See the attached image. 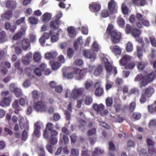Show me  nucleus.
<instances>
[{
	"label": "nucleus",
	"mask_w": 156,
	"mask_h": 156,
	"mask_svg": "<svg viewBox=\"0 0 156 156\" xmlns=\"http://www.w3.org/2000/svg\"><path fill=\"white\" fill-rule=\"evenodd\" d=\"M149 151L150 154H148V155L151 156H155L156 155V150L155 148L152 147H150L149 149Z\"/></svg>",
	"instance_id": "nucleus-41"
},
{
	"label": "nucleus",
	"mask_w": 156,
	"mask_h": 156,
	"mask_svg": "<svg viewBox=\"0 0 156 156\" xmlns=\"http://www.w3.org/2000/svg\"><path fill=\"white\" fill-rule=\"evenodd\" d=\"M6 33L4 31H1L0 29V43H2L5 41Z\"/></svg>",
	"instance_id": "nucleus-33"
},
{
	"label": "nucleus",
	"mask_w": 156,
	"mask_h": 156,
	"mask_svg": "<svg viewBox=\"0 0 156 156\" xmlns=\"http://www.w3.org/2000/svg\"><path fill=\"white\" fill-rule=\"evenodd\" d=\"M135 66V64L133 62H131L129 64L125 65V68L126 69H131L134 68Z\"/></svg>",
	"instance_id": "nucleus-54"
},
{
	"label": "nucleus",
	"mask_w": 156,
	"mask_h": 156,
	"mask_svg": "<svg viewBox=\"0 0 156 156\" xmlns=\"http://www.w3.org/2000/svg\"><path fill=\"white\" fill-rule=\"evenodd\" d=\"M154 90L152 87H149L145 89L144 90L145 94L147 97H150L154 93Z\"/></svg>",
	"instance_id": "nucleus-19"
},
{
	"label": "nucleus",
	"mask_w": 156,
	"mask_h": 156,
	"mask_svg": "<svg viewBox=\"0 0 156 156\" xmlns=\"http://www.w3.org/2000/svg\"><path fill=\"white\" fill-rule=\"evenodd\" d=\"M113 83L109 82L107 79H106V89L107 90H108L112 87Z\"/></svg>",
	"instance_id": "nucleus-58"
},
{
	"label": "nucleus",
	"mask_w": 156,
	"mask_h": 156,
	"mask_svg": "<svg viewBox=\"0 0 156 156\" xmlns=\"http://www.w3.org/2000/svg\"><path fill=\"white\" fill-rule=\"evenodd\" d=\"M46 147V148L48 151L50 153L52 154L53 150V149L52 145L49 143H48Z\"/></svg>",
	"instance_id": "nucleus-51"
},
{
	"label": "nucleus",
	"mask_w": 156,
	"mask_h": 156,
	"mask_svg": "<svg viewBox=\"0 0 156 156\" xmlns=\"http://www.w3.org/2000/svg\"><path fill=\"white\" fill-rule=\"evenodd\" d=\"M155 75L153 72L148 74L147 75L144 76L145 78H146L147 80L149 82L152 81L154 79Z\"/></svg>",
	"instance_id": "nucleus-24"
},
{
	"label": "nucleus",
	"mask_w": 156,
	"mask_h": 156,
	"mask_svg": "<svg viewBox=\"0 0 156 156\" xmlns=\"http://www.w3.org/2000/svg\"><path fill=\"white\" fill-rule=\"evenodd\" d=\"M136 107V103L135 101H132L130 104L129 110L132 112L134 111Z\"/></svg>",
	"instance_id": "nucleus-48"
},
{
	"label": "nucleus",
	"mask_w": 156,
	"mask_h": 156,
	"mask_svg": "<svg viewBox=\"0 0 156 156\" xmlns=\"http://www.w3.org/2000/svg\"><path fill=\"white\" fill-rule=\"evenodd\" d=\"M149 82L145 78L144 76L140 83V87H144L146 86L148 84Z\"/></svg>",
	"instance_id": "nucleus-38"
},
{
	"label": "nucleus",
	"mask_w": 156,
	"mask_h": 156,
	"mask_svg": "<svg viewBox=\"0 0 156 156\" xmlns=\"http://www.w3.org/2000/svg\"><path fill=\"white\" fill-rule=\"evenodd\" d=\"M30 43L28 39H23L22 41V48L23 49L26 50L30 49Z\"/></svg>",
	"instance_id": "nucleus-17"
},
{
	"label": "nucleus",
	"mask_w": 156,
	"mask_h": 156,
	"mask_svg": "<svg viewBox=\"0 0 156 156\" xmlns=\"http://www.w3.org/2000/svg\"><path fill=\"white\" fill-rule=\"evenodd\" d=\"M141 32L140 30L135 28L131 30V34L134 37H138L141 34Z\"/></svg>",
	"instance_id": "nucleus-27"
},
{
	"label": "nucleus",
	"mask_w": 156,
	"mask_h": 156,
	"mask_svg": "<svg viewBox=\"0 0 156 156\" xmlns=\"http://www.w3.org/2000/svg\"><path fill=\"white\" fill-rule=\"evenodd\" d=\"M108 7L109 10L112 13H116L117 11L115 7V2L111 0L108 3Z\"/></svg>",
	"instance_id": "nucleus-15"
},
{
	"label": "nucleus",
	"mask_w": 156,
	"mask_h": 156,
	"mask_svg": "<svg viewBox=\"0 0 156 156\" xmlns=\"http://www.w3.org/2000/svg\"><path fill=\"white\" fill-rule=\"evenodd\" d=\"M12 12L11 11L8 10L5 12L2 15V17L3 20H9L12 16Z\"/></svg>",
	"instance_id": "nucleus-21"
},
{
	"label": "nucleus",
	"mask_w": 156,
	"mask_h": 156,
	"mask_svg": "<svg viewBox=\"0 0 156 156\" xmlns=\"http://www.w3.org/2000/svg\"><path fill=\"white\" fill-rule=\"evenodd\" d=\"M92 48L93 50L95 51H97L99 49L98 44L96 41L94 42L92 45Z\"/></svg>",
	"instance_id": "nucleus-56"
},
{
	"label": "nucleus",
	"mask_w": 156,
	"mask_h": 156,
	"mask_svg": "<svg viewBox=\"0 0 156 156\" xmlns=\"http://www.w3.org/2000/svg\"><path fill=\"white\" fill-rule=\"evenodd\" d=\"M60 66L59 63L57 62H54L52 65V69L53 70H56L58 69Z\"/></svg>",
	"instance_id": "nucleus-50"
},
{
	"label": "nucleus",
	"mask_w": 156,
	"mask_h": 156,
	"mask_svg": "<svg viewBox=\"0 0 156 156\" xmlns=\"http://www.w3.org/2000/svg\"><path fill=\"white\" fill-rule=\"evenodd\" d=\"M84 102L87 105H89L91 104L93 101V98L90 95L86 96L84 99Z\"/></svg>",
	"instance_id": "nucleus-28"
},
{
	"label": "nucleus",
	"mask_w": 156,
	"mask_h": 156,
	"mask_svg": "<svg viewBox=\"0 0 156 156\" xmlns=\"http://www.w3.org/2000/svg\"><path fill=\"white\" fill-rule=\"evenodd\" d=\"M117 23L120 26H123L125 24V22L123 19L119 17L117 18Z\"/></svg>",
	"instance_id": "nucleus-46"
},
{
	"label": "nucleus",
	"mask_w": 156,
	"mask_h": 156,
	"mask_svg": "<svg viewBox=\"0 0 156 156\" xmlns=\"http://www.w3.org/2000/svg\"><path fill=\"white\" fill-rule=\"evenodd\" d=\"M2 101L3 104L5 105V106H8L10 105L11 101L9 98L6 97L4 98Z\"/></svg>",
	"instance_id": "nucleus-42"
},
{
	"label": "nucleus",
	"mask_w": 156,
	"mask_h": 156,
	"mask_svg": "<svg viewBox=\"0 0 156 156\" xmlns=\"http://www.w3.org/2000/svg\"><path fill=\"white\" fill-rule=\"evenodd\" d=\"M146 95L144 94H142L140 99V103L141 104L144 103L146 102Z\"/></svg>",
	"instance_id": "nucleus-44"
},
{
	"label": "nucleus",
	"mask_w": 156,
	"mask_h": 156,
	"mask_svg": "<svg viewBox=\"0 0 156 156\" xmlns=\"http://www.w3.org/2000/svg\"><path fill=\"white\" fill-rule=\"evenodd\" d=\"M13 27L14 28V30H12V29L11 28V24L7 22L5 23V28L6 30H10L12 32H14L15 30L16 29V27L14 25Z\"/></svg>",
	"instance_id": "nucleus-40"
},
{
	"label": "nucleus",
	"mask_w": 156,
	"mask_h": 156,
	"mask_svg": "<svg viewBox=\"0 0 156 156\" xmlns=\"http://www.w3.org/2000/svg\"><path fill=\"white\" fill-rule=\"evenodd\" d=\"M136 17L138 19L139 21L136 23L137 26L139 28L142 27V25L148 27L149 26V22L147 20H146L143 18V16L140 13H137Z\"/></svg>",
	"instance_id": "nucleus-4"
},
{
	"label": "nucleus",
	"mask_w": 156,
	"mask_h": 156,
	"mask_svg": "<svg viewBox=\"0 0 156 156\" xmlns=\"http://www.w3.org/2000/svg\"><path fill=\"white\" fill-rule=\"evenodd\" d=\"M89 9L92 12H97L100 10L101 6L99 4L92 3L89 5Z\"/></svg>",
	"instance_id": "nucleus-13"
},
{
	"label": "nucleus",
	"mask_w": 156,
	"mask_h": 156,
	"mask_svg": "<svg viewBox=\"0 0 156 156\" xmlns=\"http://www.w3.org/2000/svg\"><path fill=\"white\" fill-rule=\"evenodd\" d=\"M57 55L56 52L54 51L50 53H46L45 55V57L47 59H49L51 58H55Z\"/></svg>",
	"instance_id": "nucleus-25"
},
{
	"label": "nucleus",
	"mask_w": 156,
	"mask_h": 156,
	"mask_svg": "<svg viewBox=\"0 0 156 156\" xmlns=\"http://www.w3.org/2000/svg\"><path fill=\"white\" fill-rule=\"evenodd\" d=\"M27 28L26 26L22 27L19 31L14 35L12 39L15 40H17L20 39L25 34Z\"/></svg>",
	"instance_id": "nucleus-8"
},
{
	"label": "nucleus",
	"mask_w": 156,
	"mask_h": 156,
	"mask_svg": "<svg viewBox=\"0 0 156 156\" xmlns=\"http://www.w3.org/2000/svg\"><path fill=\"white\" fill-rule=\"evenodd\" d=\"M127 144L129 147H134L135 145V142L131 140H129L127 141Z\"/></svg>",
	"instance_id": "nucleus-63"
},
{
	"label": "nucleus",
	"mask_w": 156,
	"mask_h": 156,
	"mask_svg": "<svg viewBox=\"0 0 156 156\" xmlns=\"http://www.w3.org/2000/svg\"><path fill=\"white\" fill-rule=\"evenodd\" d=\"M132 57L128 55H125L123 56L119 61V63L122 66H125L130 61Z\"/></svg>",
	"instance_id": "nucleus-11"
},
{
	"label": "nucleus",
	"mask_w": 156,
	"mask_h": 156,
	"mask_svg": "<svg viewBox=\"0 0 156 156\" xmlns=\"http://www.w3.org/2000/svg\"><path fill=\"white\" fill-rule=\"evenodd\" d=\"M146 142L148 146H154L155 144L154 142L151 137H147L146 138Z\"/></svg>",
	"instance_id": "nucleus-35"
},
{
	"label": "nucleus",
	"mask_w": 156,
	"mask_h": 156,
	"mask_svg": "<svg viewBox=\"0 0 156 156\" xmlns=\"http://www.w3.org/2000/svg\"><path fill=\"white\" fill-rule=\"evenodd\" d=\"M46 127L50 131H51L53 130L54 126L52 123L48 122L46 125Z\"/></svg>",
	"instance_id": "nucleus-62"
},
{
	"label": "nucleus",
	"mask_w": 156,
	"mask_h": 156,
	"mask_svg": "<svg viewBox=\"0 0 156 156\" xmlns=\"http://www.w3.org/2000/svg\"><path fill=\"white\" fill-rule=\"evenodd\" d=\"M141 114L137 112H134L133 113L132 115V118L136 120L140 119L141 117Z\"/></svg>",
	"instance_id": "nucleus-49"
},
{
	"label": "nucleus",
	"mask_w": 156,
	"mask_h": 156,
	"mask_svg": "<svg viewBox=\"0 0 156 156\" xmlns=\"http://www.w3.org/2000/svg\"><path fill=\"white\" fill-rule=\"evenodd\" d=\"M106 72L109 73L116 74L117 71L116 68L113 66L110 63H107L105 66Z\"/></svg>",
	"instance_id": "nucleus-10"
},
{
	"label": "nucleus",
	"mask_w": 156,
	"mask_h": 156,
	"mask_svg": "<svg viewBox=\"0 0 156 156\" xmlns=\"http://www.w3.org/2000/svg\"><path fill=\"white\" fill-rule=\"evenodd\" d=\"M52 14L48 12L44 14L41 17V21L44 22H47L51 19Z\"/></svg>",
	"instance_id": "nucleus-16"
},
{
	"label": "nucleus",
	"mask_w": 156,
	"mask_h": 156,
	"mask_svg": "<svg viewBox=\"0 0 156 156\" xmlns=\"http://www.w3.org/2000/svg\"><path fill=\"white\" fill-rule=\"evenodd\" d=\"M33 58L36 62H39L41 59V56L40 53L36 52L34 53Z\"/></svg>",
	"instance_id": "nucleus-34"
},
{
	"label": "nucleus",
	"mask_w": 156,
	"mask_h": 156,
	"mask_svg": "<svg viewBox=\"0 0 156 156\" xmlns=\"http://www.w3.org/2000/svg\"><path fill=\"white\" fill-rule=\"evenodd\" d=\"M28 21L30 23L33 25L37 24L39 22L37 18L33 16L29 17L28 19Z\"/></svg>",
	"instance_id": "nucleus-29"
},
{
	"label": "nucleus",
	"mask_w": 156,
	"mask_h": 156,
	"mask_svg": "<svg viewBox=\"0 0 156 156\" xmlns=\"http://www.w3.org/2000/svg\"><path fill=\"white\" fill-rule=\"evenodd\" d=\"M139 94V90L136 88H133L131 89L129 92V94H135L136 95H138Z\"/></svg>",
	"instance_id": "nucleus-52"
},
{
	"label": "nucleus",
	"mask_w": 156,
	"mask_h": 156,
	"mask_svg": "<svg viewBox=\"0 0 156 156\" xmlns=\"http://www.w3.org/2000/svg\"><path fill=\"white\" fill-rule=\"evenodd\" d=\"M104 153V150L99 148L97 147L95 148L94 151L92 153L93 156H95L96 155L103 154Z\"/></svg>",
	"instance_id": "nucleus-31"
},
{
	"label": "nucleus",
	"mask_w": 156,
	"mask_h": 156,
	"mask_svg": "<svg viewBox=\"0 0 156 156\" xmlns=\"http://www.w3.org/2000/svg\"><path fill=\"white\" fill-rule=\"evenodd\" d=\"M132 4L138 6H144L146 3L145 0H132Z\"/></svg>",
	"instance_id": "nucleus-22"
},
{
	"label": "nucleus",
	"mask_w": 156,
	"mask_h": 156,
	"mask_svg": "<svg viewBox=\"0 0 156 156\" xmlns=\"http://www.w3.org/2000/svg\"><path fill=\"white\" fill-rule=\"evenodd\" d=\"M34 108L37 112H44L47 110V106L44 101H39L34 104Z\"/></svg>",
	"instance_id": "nucleus-3"
},
{
	"label": "nucleus",
	"mask_w": 156,
	"mask_h": 156,
	"mask_svg": "<svg viewBox=\"0 0 156 156\" xmlns=\"http://www.w3.org/2000/svg\"><path fill=\"white\" fill-rule=\"evenodd\" d=\"M58 39V34L54 35L51 37V41L54 43L57 41Z\"/></svg>",
	"instance_id": "nucleus-60"
},
{
	"label": "nucleus",
	"mask_w": 156,
	"mask_h": 156,
	"mask_svg": "<svg viewBox=\"0 0 156 156\" xmlns=\"http://www.w3.org/2000/svg\"><path fill=\"white\" fill-rule=\"evenodd\" d=\"M108 9H105L101 11V16L102 17L105 18L108 17Z\"/></svg>",
	"instance_id": "nucleus-47"
},
{
	"label": "nucleus",
	"mask_w": 156,
	"mask_h": 156,
	"mask_svg": "<svg viewBox=\"0 0 156 156\" xmlns=\"http://www.w3.org/2000/svg\"><path fill=\"white\" fill-rule=\"evenodd\" d=\"M93 106L94 110L96 111L98 114L100 112L101 109L103 110L105 109V106L102 104H100L99 105H98L97 104H94Z\"/></svg>",
	"instance_id": "nucleus-20"
},
{
	"label": "nucleus",
	"mask_w": 156,
	"mask_h": 156,
	"mask_svg": "<svg viewBox=\"0 0 156 156\" xmlns=\"http://www.w3.org/2000/svg\"><path fill=\"white\" fill-rule=\"evenodd\" d=\"M84 89L83 88H77L75 87L72 90L73 96L75 99H77L79 97L82 95L84 92Z\"/></svg>",
	"instance_id": "nucleus-7"
},
{
	"label": "nucleus",
	"mask_w": 156,
	"mask_h": 156,
	"mask_svg": "<svg viewBox=\"0 0 156 156\" xmlns=\"http://www.w3.org/2000/svg\"><path fill=\"white\" fill-rule=\"evenodd\" d=\"M106 32L108 34H110L111 36L112 42L114 44L119 43L121 38V33L116 30H113V26L112 25H109L106 30Z\"/></svg>",
	"instance_id": "nucleus-2"
},
{
	"label": "nucleus",
	"mask_w": 156,
	"mask_h": 156,
	"mask_svg": "<svg viewBox=\"0 0 156 156\" xmlns=\"http://www.w3.org/2000/svg\"><path fill=\"white\" fill-rule=\"evenodd\" d=\"M32 96L35 99H38L40 97V93L36 90H34L32 92Z\"/></svg>",
	"instance_id": "nucleus-39"
},
{
	"label": "nucleus",
	"mask_w": 156,
	"mask_h": 156,
	"mask_svg": "<svg viewBox=\"0 0 156 156\" xmlns=\"http://www.w3.org/2000/svg\"><path fill=\"white\" fill-rule=\"evenodd\" d=\"M72 68L64 67L62 69L63 76L68 79H70L74 78L76 80H80L86 76V72L84 69H81L77 68H73V70L69 73L67 71L72 70Z\"/></svg>",
	"instance_id": "nucleus-1"
},
{
	"label": "nucleus",
	"mask_w": 156,
	"mask_h": 156,
	"mask_svg": "<svg viewBox=\"0 0 156 156\" xmlns=\"http://www.w3.org/2000/svg\"><path fill=\"white\" fill-rule=\"evenodd\" d=\"M122 12L124 14H126L128 13V9L124 4H122Z\"/></svg>",
	"instance_id": "nucleus-59"
},
{
	"label": "nucleus",
	"mask_w": 156,
	"mask_h": 156,
	"mask_svg": "<svg viewBox=\"0 0 156 156\" xmlns=\"http://www.w3.org/2000/svg\"><path fill=\"white\" fill-rule=\"evenodd\" d=\"M137 66L138 69L142 70L144 68L145 65L143 62H141L138 63Z\"/></svg>",
	"instance_id": "nucleus-61"
},
{
	"label": "nucleus",
	"mask_w": 156,
	"mask_h": 156,
	"mask_svg": "<svg viewBox=\"0 0 156 156\" xmlns=\"http://www.w3.org/2000/svg\"><path fill=\"white\" fill-rule=\"evenodd\" d=\"M93 84V82L91 80H87L84 83L85 88L87 90L89 89L92 87Z\"/></svg>",
	"instance_id": "nucleus-32"
},
{
	"label": "nucleus",
	"mask_w": 156,
	"mask_h": 156,
	"mask_svg": "<svg viewBox=\"0 0 156 156\" xmlns=\"http://www.w3.org/2000/svg\"><path fill=\"white\" fill-rule=\"evenodd\" d=\"M82 156H90V151L87 150H83L82 151Z\"/></svg>",
	"instance_id": "nucleus-64"
},
{
	"label": "nucleus",
	"mask_w": 156,
	"mask_h": 156,
	"mask_svg": "<svg viewBox=\"0 0 156 156\" xmlns=\"http://www.w3.org/2000/svg\"><path fill=\"white\" fill-rule=\"evenodd\" d=\"M15 94L17 97H20L22 95V93L20 89L18 88L15 91Z\"/></svg>",
	"instance_id": "nucleus-57"
},
{
	"label": "nucleus",
	"mask_w": 156,
	"mask_h": 156,
	"mask_svg": "<svg viewBox=\"0 0 156 156\" xmlns=\"http://www.w3.org/2000/svg\"><path fill=\"white\" fill-rule=\"evenodd\" d=\"M110 48L115 55H119L121 54L122 48L118 45L111 46Z\"/></svg>",
	"instance_id": "nucleus-12"
},
{
	"label": "nucleus",
	"mask_w": 156,
	"mask_h": 156,
	"mask_svg": "<svg viewBox=\"0 0 156 156\" xmlns=\"http://www.w3.org/2000/svg\"><path fill=\"white\" fill-rule=\"evenodd\" d=\"M113 99L112 98L108 97L106 100V103L107 106H111L112 104Z\"/></svg>",
	"instance_id": "nucleus-45"
},
{
	"label": "nucleus",
	"mask_w": 156,
	"mask_h": 156,
	"mask_svg": "<svg viewBox=\"0 0 156 156\" xmlns=\"http://www.w3.org/2000/svg\"><path fill=\"white\" fill-rule=\"evenodd\" d=\"M60 137H62L64 140L65 144H67L69 142V139L68 137L65 134H60Z\"/></svg>",
	"instance_id": "nucleus-55"
},
{
	"label": "nucleus",
	"mask_w": 156,
	"mask_h": 156,
	"mask_svg": "<svg viewBox=\"0 0 156 156\" xmlns=\"http://www.w3.org/2000/svg\"><path fill=\"white\" fill-rule=\"evenodd\" d=\"M74 52L73 49L70 48H69L67 51V55L69 58H71L72 57L74 54Z\"/></svg>",
	"instance_id": "nucleus-53"
},
{
	"label": "nucleus",
	"mask_w": 156,
	"mask_h": 156,
	"mask_svg": "<svg viewBox=\"0 0 156 156\" xmlns=\"http://www.w3.org/2000/svg\"><path fill=\"white\" fill-rule=\"evenodd\" d=\"M103 71V68L102 66L99 65L95 69L94 74L95 76H98Z\"/></svg>",
	"instance_id": "nucleus-26"
},
{
	"label": "nucleus",
	"mask_w": 156,
	"mask_h": 156,
	"mask_svg": "<svg viewBox=\"0 0 156 156\" xmlns=\"http://www.w3.org/2000/svg\"><path fill=\"white\" fill-rule=\"evenodd\" d=\"M126 48L127 52H131L133 49V46L132 43L128 42L126 44Z\"/></svg>",
	"instance_id": "nucleus-36"
},
{
	"label": "nucleus",
	"mask_w": 156,
	"mask_h": 156,
	"mask_svg": "<svg viewBox=\"0 0 156 156\" xmlns=\"http://www.w3.org/2000/svg\"><path fill=\"white\" fill-rule=\"evenodd\" d=\"M11 67V63L9 61H5L1 63L0 64V72L2 73L5 75L8 72V69L10 68Z\"/></svg>",
	"instance_id": "nucleus-5"
},
{
	"label": "nucleus",
	"mask_w": 156,
	"mask_h": 156,
	"mask_svg": "<svg viewBox=\"0 0 156 156\" xmlns=\"http://www.w3.org/2000/svg\"><path fill=\"white\" fill-rule=\"evenodd\" d=\"M101 82L98 81L94 84V87L96 88L95 90V94L98 97H100L103 95L104 93L103 89L101 86Z\"/></svg>",
	"instance_id": "nucleus-6"
},
{
	"label": "nucleus",
	"mask_w": 156,
	"mask_h": 156,
	"mask_svg": "<svg viewBox=\"0 0 156 156\" xmlns=\"http://www.w3.org/2000/svg\"><path fill=\"white\" fill-rule=\"evenodd\" d=\"M49 142L51 145H55L58 142L57 138L56 137L50 136L49 138Z\"/></svg>",
	"instance_id": "nucleus-37"
},
{
	"label": "nucleus",
	"mask_w": 156,
	"mask_h": 156,
	"mask_svg": "<svg viewBox=\"0 0 156 156\" xmlns=\"http://www.w3.org/2000/svg\"><path fill=\"white\" fill-rule=\"evenodd\" d=\"M39 156H45V151L44 147L41 146L39 148L38 151Z\"/></svg>",
	"instance_id": "nucleus-43"
},
{
	"label": "nucleus",
	"mask_w": 156,
	"mask_h": 156,
	"mask_svg": "<svg viewBox=\"0 0 156 156\" xmlns=\"http://www.w3.org/2000/svg\"><path fill=\"white\" fill-rule=\"evenodd\" d=\"M67 30L70 37H74L76 36V33L73 27H69L67 29Z\"/></svg>",
	"instance_id": "nucleus-23"
},
{
	"label": "nucleus",
	"mask_w": 156,
	"mask_h": 156,
	"mask_svg": "<svg viewBox=\"0 0 156 156\" xmlns=\"http://www.w3.org/2000/svg\"><path fill=\"white\" fill-rule=\"evenodd\" d=\"M84 56L87 58L90 59L94 61L96 58V54L94 52H91L88 50H85L83 52Z\"/></svg>",
	"instance_id": "nucleus-9"
},
{
	"label": "nucleus",
	"mask_w": 156,
	"mask_h": 156,
	"mask_svg": "<svg viewBox=\"0 0 156 156\" xmlns=\"http://www.w3.org/2000/svg\"><path fill=\"white\" fill-rule=\"evenodd\" d=\"M138 151L140 156H151V155H148V154L146 150L145 149H141L140 148L138 147ZM155 156H156V155Z\"/></svg>",
	"instance_id": "nucleus-30"
},
{
	"label": "nucleus",
	"mask_w": 156,
	"mask_h": 156,
	"mask_svg": "<svg viewBox=\"0 0 156 156\" xmlns=\"http://www.w3.org/2000/svg\"><path fill=\"white\" fill-rule=\"evenodd\" d=\"M60 24V21L55 20H52L51 21L50 27L54 29H57L58 28Z\"/></svg>",
	"instance_id": "nucleus-18"
},
{
	"label": "nucleus",
	"mask_w": 156,
	"mask_h": 156,
	"mask_svg": "<svg viewBox=\"0 0 156 156\" xmlns=\"http://www.w3.org/2000/svg\"><path fill=\"white\" fill-rule=\"evenodd\" d=\"M6 6L9 9H15L16 6V2L14 1L8 0L6 2Z\"/></svg>",
	"instance_id": "nucleus-14"
}]
</instances>
